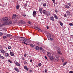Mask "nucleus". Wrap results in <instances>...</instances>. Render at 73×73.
Masks as SVG:
<instances>
[{
	"label": "nucleus",
	"instance_id": "nucleus-29",
	"mask_svg": "<svg viewBox=\"0 0 73 73\" xmlns=\"http://www.w3.org/2000/svg\"><path fill=\"white\" fill-rule=\"evenodd\" d=\"M19 5H17L16 6V8L17 9H19Z\"/></svg>",
	"mask_w": 73,
	"mask_h": 73
},
{
	"label": "nucleus",
	"instance_id": "nucleus-6",
	"mask_svg": "<svg viewBox=\"0 0 73 73\" xmlns=\"http://www.w3.org/2000/svg\"><path fill=\"white\" fill-rule=\"evenodd\" d=\"M39 11L41 14H42V8L41 7L39 8Z\"/></svg>",
	"mask_w": 73,
	"mask_h": 73
},
{
	"label": "nucleus",
	"instance_id": "nucleus-17",
	"mask_svg": "<svg viewBox=\"0 0 73 73\" xmlns=\"http://www.w3.org/2000/svg\"><path fill=\"white\" fill-rule=\"evenodd\" d=\"M15 70H16V71H17V72H19L20 71L19 70V69H18L17 68H16V67H15Z\"/></svg>",
	"mask_w": 73,
	"mask_h": 73
},
{
	"label": "nucleus",
	"instance_id": "nucleus-13",
	"mask_svg": "<svg viewBox=\"0 0 73 73\" xmlns=\"http://www.w3.org/2000/svg\"><path fill=\"white\" fill-rule=\"evenodd\" d=\"M53 16L55 19H58V17L56 15L54 14H53Z\"/></svg>",
	"mask_w": 73,
	"mask_h": 73
},
{
	"label": "nucleus",
	"instance_id": "nucleus-33",
	"mask_svg": "<svg viewBox=\"0 0 73 73\" xmlns=\"http://www.w3.org/2000/svg\"><path fill=\"white\" fill-rule=\"evenodd\" d=\"M1 58H2V59H4V56H1Z\"/></svg>",
	"mask_w": 73,
	"mask_h": 73
},
{
	"label": "nucleus",
	"instance_id": "nucleus-62",
	"mask_svg": "<svg viewBox=\"0 0 73 73\" xmlns=\"http://www.w3.org/2000/svg\"><path fill=\"white\" fill-rule=\"evenodd\" d=\"M22 60H25V59H24V58H23L22 59Z\"/></svg>",
	"mask_w": 73,
	"mask_h": 73
},
{
	"label": "nucleus",
	"instance_id": "nucleus-63",
	"mask_svg": "<svg viewBox=\"0 0 73 73\" xmlns=\"http://www.w3.org/2000/svg\"><path fill=\"white\" fill-rule=\"evenodd\" d=\"M25 57H26V56H27V55L26 54H25L24 55Z\"/></svg>",
	"mask_w": 73,
	"mask_h": 73
},
{
	"label": "nucleus",
	"instance_id": "nucleus-41",
	"mask_svg": "<svg viewBox=\"0 0 73 73\" xmlns=\"http://www.w3.org/2000/svg\"><path fill=\"white\" fill-rule=\"evenodd\" d=\"M30 45L31 46H33V44H30Z\"/></svg>",
	"mask_w": 73,
	"mask_h": 73
},
{
	"label": "nucleus",
	"instance_id": "nucleus-21",
	"mask_svg": "<svg viewBox=\"0 0 73 73\" xmlns=\"http://www.w3.org/2000/svg\"><path fill=\"white\" fill-rule=\"evenodd\" d=\"M6 36H7V37H11V36L12 35L10 34H7L6 35Z\"/></svg>",
	"mask_w": 73,
	"mask_h": 73
},
{
	"label": "nucleus",
	"instance_id": "nucleus-20",
	"mask_svg": "<svg viewBox=\"0 0 73 73\" xmlns=\"http://www.w3.org/2000/svg\"><path fill=\"white\" fill-rule=\"evenodd\" d=\"M15 64L16 65H17V66H20V64L18 62H16Z\"/></svg>",
	"mask_w": 73,
	"mask_h": 73
},
{
	"label": "nucleus",
	"instance_id": "nucleus-36",
	"mask_svg": "<svg viewBox=\"0 0 73 73\" xmlns=\"http://www.w3.org/2000/svg\"><path fill=\"white\" fill-rule=\"evenodd\" d=\"M69 25H70V26H73V23H70L69 24Z\"/></svg>",
	"mask_w": 73,
	"mask_h": 73
},
{
	"label": "nucleus",
	"instance_id": "nucleus-23",
	"mask_svg": "<svg viewBox=\"0 0 73 73\" xmlns=\"http://www.w3.org/2000/svg\"><path fill=\"white\" fill-rule=\"evenodd\" d=\"M54 58L55 60L56 61H58V58L55 57Z\"/></svg>",
	"mask_w": 73,
	"mask_h": 73
},
{
	"label": "nucleus",
	"instance_id": "nucleus-52",
	"mask_svg": "<svg viewBox=\"0 0 73 73\" xmlns=\"http://www.w3.org/2000/svg\"><path fill=\"white\" fill-rule=\"evenodd\" d=\"M9 62H10V63H12V62L10 60H9Z\"/></svg>",
	"mask_w": 73,
	"mask_h": 73
},
{
	"label": "nucleus",
	"instance_id": "nucleus-14",
	"mask_svg": "<svg viewBox=\"0 0 73 73\" xmlns=\"http://www.w3.org/2000/svg\"><path fill=\"white\" fill-rule=\"evenodd\" d=\"M65 7L66 8H67V9H69L70 8V7L68 5H66L65 6Z\"/></svg>",
	"mask_w": 73,
	"mask_h": 73
},
{
	"label": "nucleus",
	"instance_id": "nucleus-44",
	"mask_svg": "<svg viewBox=\"0 0 73 73\" xmlns=\"http://www.w3.org/2000/svg\"><path fill=\"white\" fill-rule=\"evenodd\" d=\"M64 59H62V62H64Z\"/></svg>",
	"mask_w": 73,
	"mask_h": 73
},
{
	"label": "nucleus",
	"instance_id": "nucleus-54",
	"mask_svg": "<svg viewBox=\"0 0 73 73\" xmlns=\"http://www.w3.org/2000/svg\"><path fill=\"white\" fill-rule=\"evenodd\" d=\"M44 72H46H46H47V70H44Z\"/></svg>",
	"mask_w": 73,
	"mask_h": 73
},
{
	"label": "nucleus",
	"instance_id": "nucleus-31",
	"mask_svg": "<svg viewBox=\"0 0 73 73\" xmlns=\"http://www.w3.org/2000/svg\"><path fill=\"white\" fill-rule=\"evenodd\" d=\"M52 0L53 1L54 4H55V3H56V1H55V0Z\"/></svg>",
	"mask_w": 73,
	"mask_h": 73
},
{
	"label": "nucleus",
	"instance_id": "nucleus-48",
	"mask_svg": "<svg viewBox=\"0 0 73 73\" xmlns=\"http://www.w3.org/2000/svg\"><path fill=\"white\" fill-rule=\"evenodd\" d=\"M25 7H27V3L25 4Z\"/></svg>",
	"mask_w": 73,
	"mask_h": 73
},
{
	"label": "nucleus",
	"instance_id": "nucleus-7",
	"mask_svg": "<svg viewBox=\"0 0 73 73\" xmlns=\"http://www.w3.org/2000/svg\"><path fill=\"white\" fill-rule=\"evenodd\" d=\"M50 60L51 61H53V55H52V56H50Z\"/></svg>",
	"mask_w": 73,
	"mask_h": 73
},
{
	"label": "nucleus",
	"instance_id": "nucleus-9",
	"mask_svg": "<svg viewBox=\"0 0 73 73\" xmlns=\"http://www.w3.org/2000/svg\"><path fill=\"white\" fill-rule=\"evenodd\" d=\"M36 11H34L33 12V16L34 17H35L36 16Z\"/></svg>",
	"mask_w": 73,
	"mask_h": 73
},
{
	"label": "nucleus",
	"instance_id": "nucleus-27",
	"mask_svg": "<svg viewBox=\"0 0 73 73\" xmlns=\"http://www.w3.org/2000/svg\"><path fill=\"white\" fill-rule=\"evenodd\" d=\"M59 23L60 25H61V26H62V25H63V23H61L60 21H59Z\"/></svg>",
	"mask_w": 73,
	"mask_h": 73
},
{
	"label": "nucleus",
	"instance_id": "nucleus-56",
	"mask_svg": "<svg viewBox=\"0 0 73 73\" xmlns=\"http://www.w3.org/2000/svg\"><path fill=\"white\" fill-rule=\"evenodd\" d=\"M44 57H45V58L46 59H47V57H46V56H44Z\"/></svg>",
	"mask_w": 73,
	"mask_h": 73
},
{
	"label": "nucleus",
	"instance_id": "nucleus-47",
	"mask_svg": "<svg viewBox=\"0 0 73 73\" xmlns=\"http://www.w3.org/2000/svg\"><path fill=\"white\" fill-rule=\"evenodd\" d=\"M3 38H6V36H3Z\"/></svg>",
	"mask_w": 73,
	"mask_h": 73
},
{
	"label": "nucleus",
	"instance_id": "nucleus-40",
	"mask_svg": "<svg viewBox=\"0 0 73 73\" xmlns=\"http://www.w3.org/2000/svg\"><path fill=\"white\" fill-rule=\"evenodd\" d=\"M3 35V34L2 33L0 32V36H2Z\"/></svg>",
	"mask_w": 73,
	"mask_h": 73
},
{
	"label": "nucleus",
	"instance_id": "nucleus-64",
	"mask_svg": "<svg viewBox=\"0 0 73 73\" xmlns=\"http://www.w3.org/2000/svg\"><path fill=\"white\" fill-rule=\"evenodd\" d=\"M32 60H30V62H32Z\"/></svg>",
	"mask_w": 73,
	"mask_h": 73
},
{
	"label": "nucleus",
	"instance_id": "nucleus-25",
	"mask_svg": "<svg viewBox=\"0 0 73 73\" xmlns=\"http://www.w3.org/2000/svg\"><path fill=\"white\" fill-rule=\"evenodd\" d=\"M58 54H60V55H61V52L60 51V50H58Z\"/></svg>",
	"mask_w": 73,
	"mask_h": 73
},
{
	"label": "nucleus",
	"instance_id": "nucleus-50",
	"mask_svg": "<svg viewBox=\"0 0 73 73\" xmlns=\"http://www.w3.org/2000/svg\"><path fill=\"white\" fill-rule=\"evenodd\" d=\"M24 63L25 64H27V62H26L24 61Z\"/></svg>",
	"mask_w": 73,
	"mask_h": 73
},
{
	"label": "nucleus",
	"instance_id": "nucleus-51",
	"mask_svg": "<svg viewBox=\"0 0 73 73\" xmlns=\"http://www.w3.org/2000/svg\"><path fill=\"white\" fill-rule=\"evenodd\" d=\"M48 14L49 15H50V12H48Z\"/></svg>",
	"mask_w": 73,
	"mask_h": 73
},
{
	"label": "nucleus",
	"instance_id": "nucleus-16",
	"mask_svg": "<svg viewBox=\"0 0 73 73\" xmlns=\"http://www.w3.org/2000/svg\"><path fill=\"white\" fill-rule=\"evenodd\" d=\"M10 54L12 56H14V54L12 52H10Z\"/></svg>",
	"mask_w": 73,
	"mask_h": 73
},
{
	"label": "nucleus",
	"instance_id": "nucleus-43",
	"mask_svg": "<svg viewBox=\"0 0 73 73\" xmlns=\"http://www.w3.org/2000/svg\"><path fill=\"white\" fill-rule=\"evenodd\" d=\"M64 17H66V14H64Z\"/></svg>",
	"mask_w": 73,
	"mask_h": 73
},
{
	"label": "nucleus",
	"instance_id": "nucleus-26",
	"mask_svg": "<svg viewBox=\"0 0 73 73\" xmlns=\"http://www.w3.org/2000/svg\"><path fill=\"white\" fill-rule=\"evenodd\" d=\"M39 49L40 50H43V48L42 47H39Z\"/></svg>",
	"mask_w": 73,
	"mask_h": 73
},
{
	"label": "nucleus",
	"instance_id": "nucleus-24",
	"mask_svg": "<svg viewBox=\"0 0 73 73\" xmlns=\"http://www.w3.org/2000/svg\"><path fill=\"white\" fill-rule=\"evenodd\" d=\"M36 50H38L39 49V47H38V46H36Z\"/></svg>",
	"mask_w": 73,
	"mask_h": 73
},
{
	"label": "nucleus",
	"instance_id": "nucleus-1",
	"mask_svg": "<svg viewBox=\"0 0 73 73\" xmlns=\"http://www.w3.org/2000/svg\"><path fill=\"white\" fill-rule=\"evenodd\" d=\"M1 21H7L6 22L3 23L2 24L3 25H9L12 24V21H9V19H2Z\"/></svg>",
	"mask_w": 73,
	"mask_h": 73
},
{
	"label": "nucleus",
	"instance_id": "nucleus-37",
	"mask_svg": "<svg viewBox=\"0 0 73 73\" xmlns=\"http://www.w3.org/2000/svg\"><path fill=\"white\" fill-rule=\"evenodd\" d=\"M8 49H11V46H9L8 47Z\"/></svg>",
	"mask_w": 73,
	"mask_h": 73
},
{
	"label": "nucleus",
	"instance_id": "nucleus-57",
	"mask_svg": "<svg viewBox=\"0 0 73 73\" xmlns=\"http://www.w3.org/2000/svg\"><path fill=\"white\" fill-rule=\"evenodd\" d=\"M0 6H1V7H3V5H1V4H0Z\"/></svg>",
	"mask_w": 73,
	"mask_h": 73
},
{
	"label": "nucleus",
	"instance_id": "nucleus-11",
	"mask_svg": "<svg viewBox=\"0 0 73 73\" xmlns=\"http://www.w3.org/2000/svg\"><path fill=\"white\" fill-rule=\"evenodd\" d=\"M66 13H67V15H68V16H70V15H70V12L69 11H66Z\"/></svg>",
	"mask_w": 73,
	"mask_h": 73
},
{
	"label": "nucleus",
	"instance_id": "nucleus-4",
	"mask_svg": "<svg viewBox=\"0 0 73 73\" xmlns=\"http://www.w3.org/2000/svg\"><path fill=\"white\" fill-rule=\"evenodd\" d=\"M47 38L49 40H50V41L53 40V38L50 36H48Z\"/></svg>",
	"mask_w": 73,
	"mask_h": 73
},
{
	"label": "nucleus",
	"instance_id": "nucleus-34",
	"mask_svg": "<svg viewBox=\"0 0 73 73\" xmlns=\"http://www.w3.org/2000/svg\"><path fill=\"white\" fill-rule=\"evenodd\" d=\"M66 64H67V62H65V63H64L63 64V66L65 65H66Z\"/></svg>",
	"mask_w": 73,
	"mask_h": 73
},
{
	"label": "nucleus",
	"instance_id": "nucleus-61",
	"mask_svg": "<svg viewBox=\"0 0 73 73\" xmlns=\"http://www.w3.org/2000/svg\"><path fill=\"white\" fill-rule=\"evenodd\" d=\"M16 21L15 20H14V21H13V22H14V23H15V22H16Z\"/></svg>",
	"mask_w": 73,
	"mask_h": 73
},
{
	"label": "nucleus",
	"instance_id": "nucleus-2",
	"mask_svg": "<svg viewBox=\"0 0 73 73\" xmlns=\"http://www.w3.org/2000/svg\"><path fill=\"white\" fill-rule=\"evenodd\" d=\"M19 40L21 41H25L27 40V39L24 37H21L19 38Z\"/></svg>",
	"mask_w": 73,
	"mask_h": 73
},
{
	"label": "nucleus",
	"instance_id": "nucleus-19",
	"mask_svg": "<svg viewBox=\"0 0 73 73\" xmlns=\"http://www.w3.org/2000/svg\"><path fill=\"white\" fill-rule=\"evenodd\" d=\"M67 5H68L70 7H71L72 6L71 3H67Z\"/></svg>",
	"mask_w": 73,
	"mask_h": 73
},
{
	"label": "nucleus",
	"instance_id": "nucleus-49",
	"mask_svg": "<svg viewBox=\"0 0 73 73\" xmlns=\"http://www.w3.org/2000/svg\"><path fill=\"white\" fill-rule=\"evenodd\" d=\"M38 1H39V2H40V1H41H41H42V0H37Z\"/></svg>",
	"mask_w": 73,
	"mask_h": 73
},
{
	"label": "nucleus",
	"instance_id": "nucleus-46",
	"mask_svg": "<svg viewBox=\"0 0 73 73\" xmlns=\"http://www.w3.org/2000/svg\"><path fill=\"white\" fill-rule=\"evenodd\" d=\"M47 35H50V34L49 33H47Z\"/></svg>",
	"mask_w": 73,
	"mask_h": 73
},
{
	"label": "nucleus",
	"instance_id": "nucleus-22",
	"mask_svg": "<svg viewBox=\"0 0 73 73\" xmlns=\"http://www.w3.org/2000/svg\"><path fill=\"white\" fill-rule=\"evenodd\" d=\"M25 42H27L29 43L30 41H31V40H29V39H27V40H25Z\"/></svg>",
	"mask_w": 73,
	"mask_h": 73
},
{
	"label": "nucleus",
	"instance_id": "nucleus-5",
	"mask_svg": "<svg viewBox=\"0 0 73 73\" xmlns=\"http://www.w3.org/2000/svg\"><path fill=\"white\" fill-rule=\"evenodd\" d=\"M19 23H21V24H25L26 22L24 21H23V20H21L20 21Z\"/></svg>",
	"mask_w": 73,
	"mask_h": 73
},
{
	"label": "nucleus",
	"instance_id": "nucleus-45",
	"mask_svg": "<svg viewBox=\"0 0 73 73\" xmlns=\"http://www.w3.org/2000/svg\"><path fill=\"white\" fill-rule=\"evenodd\" d=\"M51 20H52V21H54V19H51Z\"/></svg>",
	"mask_w": 73,
	"mask_h": 73
},
{
	"label": "nucleus",
	"instance_id": "nucleus-38",
	"mask_svg": "<svg viewBox=\"0 0 73 73\" xmlns=\"http://www.w3.org/2000/svg\"><path fill=\"white\" fill-rule=\"evenodd\" d=\"M28 23H29V24H30V25H31V21H29L28 22Z\"/></svg>",
	"mask_w": 73,
	"mask_h": 73
},
{
	"label": "nucleus",
	"instance_id": "nucleus-32",
	"mask_svg": "<svg viewBox=\"0 0 73 73\" xmlns=\"http://www.w3.org/2000/svg\"><path fill=\"white\" fill-rule=\"evenodd\" d=\"M55 12L56 13H57V12H58V10H57V9H56L55 10Z\"/></svg>",
	"mask_w": 73,
	"mask_h": 73
},
{
	"label": "nucleus",
	"instance_id": "nucleus-60",
	"mask_svg": "<svg viewBox=\"0 0 73 73\" xmlns=\"http://www.w3.org/2000/svg\"><path fill=\"white\" fill-rule=\"evenodd\" d=\"M50 18H51L52 19H54V17H50Z\"/></svg>",
	"mask_w": 73,
	"mask_h": 73
},
{
	"label": "nucleus",
	"instance_id": "nucleus-35",
	"mask_svg": "<svg viewBox=\"0 0 73 73\" xmlns=\"http://www.w3.org/2000/svg\"><path fill=\"white\" fill-rule=\"evenodd\" d=\"M38 66H40L41 65V63H39L38 64Z\"/></svg>",
	"mask_w": 73,
	"mask_h": 73
},
{
	"label": "nucleus",
	"instance_id": "nucleus-18",
	"mask_svg": "<svg viewBox=\"0 0 73 73\" xmlns=\"http://www.w3.org/2000/svg\"><path fill=\"white\" fill-rule=\"evenodd\" d=\"M24 68H25V69H26L27 71L28 70V67H27V66H25Z\"/></svg>",
	"mask_w": 73,
	"mask_h": 73
},
{
	"label": "nucleus",
	"instance_id": "nucleus-30",
	"mask_svg": "<svg viewBox=\"0 0 73 73\" xmlns=\"http://www.w3.org/2000/svg\"><path fill=\"white\" fill-rule=\"evenodd\" d=\"M39 29V28L38 27H35V29H36V30H38V29Z\"/></svg>",
	"mask_w": 73,
	"mask_h": 73
},
{
	"label": "nucleus",
	"instance_id": "nucleus-15",
	"mask_svg": "<svg viewBox=\"0 0 73 73\" xmlns=\"http://www.w3.org/2000/svg\"><path fill=\"white\" fill-rule=\"evenodd\" d=\"M1 53H5V52H6L5 51H4V50H1Z\"/></svg>",
	"mask_w": 73,
	"mask_h": 73
},
{
	"label": "nucleus",
	"instance_id": "nucleus-3",
	"mask_svg": "<svg viewBox=\"0 0 73 73\" xmlns=\"http://www.w3.org/2000/svg\"><path fill=\"white\" fill-rule=\"evenodd\" d=\"M42 12L44 15H46V16L47 15H48V11L45 10H43Z\"/></svg>",
	"mask_w": 73,
	"mask_h": 73
},
{
	"label": "nucleus",
	"instance_id": "nucleus-10",
	"mask_svg": "<svg viewBox=\"0 0 73 73\" xmlns=\"http://www.w3.org/2000/svg\"><path fill=\"white\" fill-rule=\"evenodd\" d=\"M17 17V15L15 14H14L12 16L13 19H14V18H15V17Z\"/></svg>",
	"mask_w": 73,
	"mask_h": 73
},
{
	"label": "nucleus",
	"instance_id": "nucleus-39",
	"mask_svg": "<svg viewBox=\"0 0 73 73\" xmlns=\"http://www.w3.org/2000/svg\"><path fill=\"white\" fill-rule=\"evenodd\" d=\"M38 31H40V32H42L41 30L39 29H38Z\"/></svg>",
	"mask_w": 73,
	"mask_h": 73
},
{
	"label": "nucleus",
	"instance_id": "nucleus-8",
	"mask_svg": "<svg viewBox=\"0 0 73 73\" xmlns=\"http://www.w3.org/2000/svg\"><path fill=\"white\" fill-rule=\"evenodd\" d=\"M52 55V54H50V52H48L47 53V56L48 57H50Z\"/></svg>",
	"mask_w": 73,
	"mask_h": 73
},
{
	"label": "nucleus",
	"instance_id": "nucleus-59",
	"mask_svg": "<svg viewBox=\"0 0 73 73\" xmlns=\"http://www.w3.org/2000/svg\"><path fill=\"white\" fill-rule=\"evenodd\" d=\"M46 28L47 29H49V27H48V26H47Z\"/></svg>",
	"mask_w": 73,
	"mask_h": 73
},
{
	"label": "nucleus",
	"instance_id": "nucleus-28",
	"mask_svg": "<svg viewBox=\"0 0 73 73\" xmlns=\"http://www.w3.org/2000/svg\"><path fill=\"white\" fill-rule=\"evenodd\" d=\"M46 4L44 3V4H43V7H46Z\"/></svg>",
	"mask_w": 73,
	"mask_h": 73
},
{
	"label": "nucleus",
	"instance_id": "nucleus-12",
	"mask_svg": "<svg viewBox=\"0 0 73 73\" xmlns=\"http://www.w3.org/2000/svg\"><path fill=\"white\" fill-rule=\"evenodd\" d=\"M5 57H8L9 56V54L7 53L5 54Z\"/></svg>",
	"mask_w": 73,
	"mask_h": 73
},
{
	"label": "nucleus",
	"instance_id": "nucleus-53",
	"mask_svg": "<svg viewBox=\"0 0 73 73\" xmlns=\"http://www.w3.org/2000/svg\"><path fill=\"white\" fill-rule=\"evenodd\" d=\"M70 73H73V72L72 71H70Z\"/></svg>",
	"mask_w": 73,
	"mask_h": 73
},
{
	"label": "nucleus",
	"instance_id": "nucleus-55",
	"mask_svg": "<svg viewBox=\"0 0 73 73\" xmlns=\"http://www.w3.org/2000/svg\"><path fill=\"white\" fill-rule=\"evenodd\" d=\"M23 16H24V17H25L26 16V15L24 14Z\"/></svg>",
	"mask_w": 73,
	"mask_h": 73
},
{
	"label": "nucleus",
	"instance_id": "nucleus-42",
	"mask_svg": "<svg viewBox=\"0 0 73 73\" xmlns=\"http://www.w3.org/2000/svg\"><path fill=\"white\" fill-rule=\"evenodd\" d=\"M22 43H24V44H25L26 45H28V44H27V43H25V42H22Z\"/></svg>",
	"mask_w": 73,
	"mask_h": 73
},
{
	"label": "nucleus",
	"instance_id": "nucleus-58",
	"mask_svg": "<svg viewBox=\"0 0 73 73\" xmlns=\"http://www.w3.org/2000/svg\"><path fill=\"white\" fill-rule=\"evenodd\" d=\"M32 72V70H30V71H29V72Z\"/></svg>",
	"mask_w": 73,
	"mask_h": 73
}]
</instances>
